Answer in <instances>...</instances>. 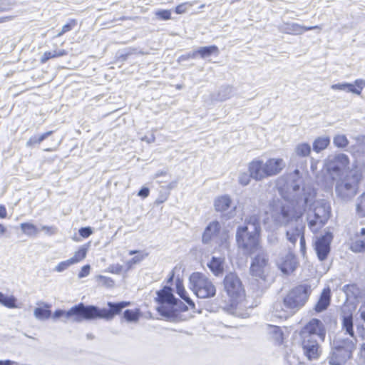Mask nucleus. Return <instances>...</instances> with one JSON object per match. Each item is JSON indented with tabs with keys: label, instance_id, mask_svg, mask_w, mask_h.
<instances>
[{
	"label": "nucleus",
	"instance_id": "obj_15",
	"mask_svg": "<svg viewBox=\"0 0 365 365\" xmlns=\"http://www.w3.org/2000/svg\"><path fill=\"white\" fill-rule=\"evenodd\" d=\"M268 264V258L267 255L264 252H259L257 257L254 259L251 267L250 272L252 277H256V280L258 279L262 281L265 279V268Z\"/></svg>",
	"mask_w": 365,
	"mask_h": 365
},
{
	"label": "nucleus",
	"instance_id": "obj_64",
	"mask_svg": "<svg viewBox=\"0 0 365 365\" xmlns=\"http://www.w3.org/2000/svg\"><path fill=\"white\" fill-rule=\"evenodd\" d=\"M65 34V32H63V30L61 29L58 33V34L56 35V37H60L62 35H63Z\"/></svg>",
	"mask_w": 365,
	"mask_h": 365
},
{
	"label": "nucleus",
	"instance_id": "obj_40",
	"mask_svg": "<svg viewBox=\"0 0 365 365\" xmlns=\"http://www.w3.org/2000/svg\"><path fill=\"white\" fill-rule=\"evenodd\" d=\"M140 313L139 309H127L124 312V318L129 322H135L139 319Z\"/></svg>",
	"mask_w": 365,
	"mask_h": 365
},
{
	"label": "nucleus",
	"instance_id": "obj_9",
	"mask_svg": "<svg viewBox=\"0 0 365 365\" xmlns=\"http://www.w3.org/2000/svg\"><path fill=\"white\" fill-rule=\"evenodd\" d=\"M349 157L344 153L329 155L324 162L325 168L333 180L340 178L349 168Z\"/></svg>",
	"mask_w": 365,
	"mask_h": 365
},
{
	"label": "nucleus",
	"instance_id": "obj_33",
	"mask_svg": "<svg viewBox=\"0 0 365 365\" xmlns=\"http://www.w3.org/2000/svg\"><path fill=\"white\" fill-rule=\"evenodd\" d=\"M22 232L28 236H36L39 230L32 223L24 222L20 225Z\"/></svg>",
	"mask_w": 365,
	"mask_h": 365
},
{
	"label": "nucleus",
	"instance_id": "obj_45",
	"mask_svg": "<svg viewBox=\"0 0 365 365\" xmlns=\"http://www.w3.org/2000/svg\"><path fill=\"white\" fill-rule=\"evenodd\" d=\"M232 95V90L230 88H224L220 90L218 94V100L223 101L229 98Z\"/></svg>",
	"mask_w": 365,
	"mask_h": 365
},
{
	"label": "nucleus",
	"instance_id": "obj_57",
	"mask_svg": "<svg viewBox=\"0 0 365 365\" xmlns=\"http://www.w3.org/2000/svg\"><path fill=\"white\" fill-rule=\"evenodd\" d=\"M365 237V228H361L360 231L356 234V238Z\"/></svg>",
	"mask_w": 365,
	"mask_h": 365
},
{
	"label": "nucleus",
	"instance_id": "obj_31",
	"mask_svg": "<svg viewBox=\"0 0 365 365\" xmlns=\"http://www.w3.org/2000/svg\"><path fill=\"white\" fill-rule=\"evenodd\" d=\"M16 299L13 295H6L0 292V304L7 308L14 309L16 308Z\"/></svg>",
	"mask_w": 365,
	"mask_h": 365
},
{
	"label": "nucleus",
	"instance_id": "obj_13",
	"mask_svg": "<svg viewBox=\"0 0 365 365\" xmlns=\"http://www.w3.org/2000/svg\"><path fill=\"white\" fill-rule=\"evenodd\" d=\"M301 346L304 355L308 360H317L322 354V348L317 339L301 338Z\"/></svg>",
	"mask_w": 365,
	"mask_h": 365
},
{
	"label": "nucleus",
	"instance_id": "obj_8",
	"mask_svg": "<svg viewBox=\"0 0 365 365\" xmlns=\"http://www.w3.org/2000/svg\"><path fill=\"white\" fill-rule=\"evenodd\" d=\"M224 287L230 298L231 306L237 307L245 298V290L240 278L232 272L227 274L224 279Z\"/></svg>",
	"mask_w": 365,
	"mask_h": 365
},
{
	"label": "nucleus",
	"instance_id": "obj_52",
	"mask_svg": "<svg viewBox=\"0 0 365 365\" xmlns=\"http://www.w3.org/2000/svg\"><path fill=\"white\" fill-rule=\"evenodd\" d=\"M90 265H84L82 268L80 272L78 273V277L79 278H83L85 277H87L90 273Z\"/></svg>",
	"mask_w": 365,
	"mask_h": 365
},
{
	"label": "nucleus",
	"instance_id": "obj_29",
	"mask_svg": "<svg viewBox=\"0 0 365 365\" xmlns=\"http://www.w3.org/2000/svg\"><path fill=\"white\" fill-rule=\"evenodd\" d=\"M67 53L68 52L64 49H61L58 51L55 50L53 51H46L41 56L40 62L41 63H45L47 61H48L51 58L63 56L67 55Z\"/></svg>",
	"mask_w": 365,
	"mask_h": 365
},
{
	"label": "nucleus",
	"instance_id": "obj_32",
	"mask_svg": "<svg viewBox=\"0 0 365 365\" xmlns=\"http://www.w3.org/2000/svg\"><path fill=\"white\" fill-rule=\"evenodd\" d=\"M176 290L178 294L192 308L195 307V304L192 300L187 296V292L180 281H178L176 283Z\"/></svg>",
	"mask_w": 365,
	"mask_h": 365
},
{
	"label": "nucleus",
	"instance_id": "obj_58",
	"mask_svg": "<svg viewBox=\"0 0 365 365\" xmlns=\"http://www.w3.org/2000/svg\"><path fill=\"white\" fill-rule=\"evenodd\" d=\"M155 136L152 135L150 138H148L147 137H144L142 138V140H145L148 143H153L155 141Z\"/></svg>",
	"mask_w": 365,
	"mask_h": 365
},
{
	"label": "nucleus",
	"instance_id": "obj_56",
	"mask_svg": "<svg viewBox=\"0 0 365 365\" xmlns=\"http://www.w3.org/2000/svg\"><path fill=\"white\" fill-rule=\"evenodd\" d=\"M7 215L6 209L4 205H0V218H6Z\"/></svg>",
	"mask_w": 365,
	"mask_h": 365
},
{
	"label": "nucleus",
	"instance_id": "obj_18",
	"mask_svg": "<svg viewBox=\"0 0 365 365\" xmlns=\"http://www.w3.org/2000/svg\"><path fill=\"white\" fill-rule=\"evenodd\" d=\"M332 240V235L326 233L318 238L315 242V250L319 260H324L330 252V243Z\"/></svg>",
	"mask_w": 365,
	"mask_h": 365
},
{
	"label": "nucleus",
	"instance_id": "obj_6",
	"mask_svg": "<svg viewBox=\"0 0 365 365\" xmlns=\"http://www.w3.org/2000/svg\"><path fill=\"white\" fill-rule=\"evenodd\" d=\"M190 288L199 298L212 297L216 294V287L202 273L193 272L189 278Z\"/></svg>",
	"mask_w": 365,
	"mask_h": 365
},
{
	"label": "nucleus",
	"instance_id": "obj_54",
	"mask_svg": "<svg viewBox=\"0 0 365 365\" xmlns=\"http://www.w3.org/2000/svg\"><path fill=\"white\" fill-rule=\"evenodd\" d=\"M358 314H359L360 319L365 322V301L362 304V305L360 307Z\"/></svg>",
	"mask_w": 365,
	"mask_h": 365
},
{
	"label": "nucleus",
	"instance_id": "obj_5",
	"mask_svg": "<svg viewBox=\"0 0 365 365\" xmlns=\"http://www.w3.org/2000/svg\"><path fill=\"white\" fill-rule=\"evenodd\" d=\"M362 179V173L357 169L351 170L345 178L336 185V192L344 200L354 197L359 189V185Z\"/></svg>",
	"mask_w": 365,
	"mask_h": 365
},
{
	"label": "nucleus",
	"instance_id": "obj_55",
	"mask_svg": "<svg viewBox=\"0 0 365 365\" xmlns=\"http://www.w3.org/2000/svg\"><path fill=\"white\" fill-rule=\"evenodd\" d=\"M149 189L148 187H144L140 189V190L138 192V195L145 198L149 195Z\"/></svg>",
	"mask_w": 365,
	"mask_h": 365
},
{
	"label": "nucleus",
	"instance_id": "obj_24",
	"mask_svg": "<svg viewBox=\"0 0 365 365\" xmlns=\"http://www.w3.org/2000/svg\"><path fill=\"white\" fill-rule=\"evenodd\" d=\"M344 334L354 335V325H353V316L350 312H346L344 309L341 316V330Z\"/></svg>",
	"mask_w": 365,
	"mask_h": 365
},
{
	"label": "nucleus",
	"instance_id": "obj_20",
	"mask_svg": "<svg viewBox=\"0 0 365 365\" xmlns=\"http://www.w3.org/2000/svg\"><path fill=\"white\" fill-rule=\"evenodd\" d=\"M304 225L297 224L296 226L290 227L286 232L287 240L292 244H295L298 238L300 239V246L302 252L305 249V240L304 236Z\"/></svg>",
	"mask_w": 365,
	"mask_h": 365
},
{
	"label": "nucleus",
	"instance_id": "obj_61",
	"mask_svg": "<svg viewBox=\"0 0 365 365\" xmlns=\"http://www.w3.org/2000/svg\"><path fill=\"white\" fill-rule=\"evenodd\" d=\"M6 231V228L0 223V235H4Z\"/></svg>",
	"mask_w": 365,
	"mask_h": 365
},
{
	"label": "nucleus",
	"instance_id": "obj_42",
	"mask_svg": "<svg viewBox=\"0 0 365 365\" xmlns=\"http://www.w3.org/2000/svg\"><path fill=\"white\" fill-rule=\"evenodd\" d=\"M251 178H252L250 172L249 174L246 172H241L238 176V182L242 186H246L250 184Z\"/></svg>",
	"mask_w": 365,
	"mask_h": 365
},
{
	"label": "nucleus",
	"instance_id": "obj_60",
	"mask_svg": "<svg viewBox=\"0 0 365 365\" xmlns=\"http://www.w3.org/2000/svg\"><path fill=\"white\" fill-rule=\"evenodd\" d=\"M361 356L364 358H365V343L361 345V349H360Z\"/></svg>",
	"mask_w": 365,
	"mask_h": 365
},
{
	"label": "nucleus",
	"instance_id": "obj_19",
	"mask_svg": "<svg viewBox=\"0 0 365 365\" xmlns=\"http://www.w3.org/2000/svg\"><path fill=\"white\" fill-rule=\"evenodd\" d=\"M297 259L291 252H287L277 260V265L284 274L292 272L297 267Z\"/></svg>",
	"mask_w": 365,
	"mask_h": 365
},
{
	"label": "nucleus",
	"instance_id": "obj_63",
	"mask_svg": "<svg viewBox=\"0 0 365 365\" xmlns=\"http://www.w3.org/2000/svg\"><path fill=\"white\" fill-rule=\"evenodd\" d=\"M121 269H122V267L120 266V265H118L116 267H115V270L113 271V272H115V273H118L119 274L121 271Z\"/></svg>",
	"mask_w": 365,
	"mask_h": 365
},
{
	"label": "nucleus",
	"instance_id": "obj_59",
	"mask_svg": "<svg viewBox=\"0 0 365 365\" xmlns=\"http://www.w3.org/2000/svg\"><path fill=\"white\" fill-rule=\"evenodd\" d=\"M197 55H199V54H198V52H197V50H196V51H194L193 52H192L191 53H189L187 55V58H195L197 56Z\"/></svg>",
	"mask_w": 365,
	"mask_h": 365
},
{
	"label": "nucleus",
	"instance_id": "obj_17",
	"mask_svg": "<svg viewBox=\"0 0 365 365\" xmlns=\"http://www.w3.org/2000/svg\"><path fill=\"white\" fill-rule=\"evenodd\" d=\"M313 29H321V27L319 26H305L294 22H283L279 26V30L281 32L290 35H300Z\"/></svg>",
	"mask_w": 365,
	"mask_h": 365
},
{
	"label": "nucleus",
	"instance_id": "obj_62",
	"mask_svg": "<svg viewBox=\"0 0 365 365\" xmlns=\"http://www.w3.org/2000/svg\"><path fill=\"white\" fill-rule=\"evenodd\" d=\"M11 364H12V361H11L9 360L0 361V365H11Z\"/></svg>",
	"mask_w": 365,
	"mask_h": 365
},
{
	"label": "nucleus",
	"instance_id": "obj_39",
	"mask_svg": "<svg viewBox=\"0 0 365 365\" xmlns=\"http://www.w3.org/2000/svg\"><path fill=\"white\" fill-rule=\"evenodd\" d=\"M334 145L339 148H346L349 144L346 136L344 134H337L333 138Z\"/></svg>",
	"mask_w": 365,
	"mask_h": 365
},
{
	"label": "nucleus",
	"instance_id": "obj_34",
	"mask_svg": "<svg viewBox=\"0 0 365 365\" xmlns=\"http://www.w3.org/2000/svg\"><path fill=\"white\" fill-rule=\"evenodd\" d=\"M350 248L354 252H365V237L356 238L351 242Z\"/></svg>",
	"mask_w": 365,
	"mask_h": 365
},
{
	"label": "nucleus",
	"instance_id": "obj_21",
	"mask_svg": "<svg viewBox=\"0 0 365 365\" xmlns=\"http://www.w3.org/2000/svg\"><path fill=\"white\" fill-rule=\"evenodd\" d=\"M364 87L365 80L364 79H356L354 83H341L331 86L332 90L344 91L356 95H360Z\"/></svg>",
	"mask_w": 365,
	"mask_h": 365
},
{
	"label": "nucleus",
	"instance_id": "obj_37",
	"mask_svg": "<svg viewBox=\"0 0 365 365\" xmlns=\"http://www.w3.org/2000/svg\"><path fill=\"white\" fill-rule=\"evenodd\" d=\"M52 133H53V131H48L46 133L41 134L39 136H36V135L32 136L26 142V146L31 147L36 143H38V144L41 143L43 140H44L46 138H48Z\"/></svg>",
	"mask_w": 365,
	"mask_h": 365
},
{
	"label": "nucleus",
	"instance_id": "obj_27",
	"mask_svg": "<svg viewBox=\"0 0 365 365\" xmlns=\"http://www.w3.org/2000/svg\"><path fill=\"white\" fill-rule=\"evenodd\" d=\"M51 305L43 304V307H36L34 310V315L38 320H46L51 317V311L50 310Z\"/></svg>",
	"mask_w": 365,
	"mask_h": 365
},
{
	"label": "nucleus",
	"instance_id": "obj_36",
	"mask_svg": "<svg viewBox=\"0 0 365 365\" xmlns=\"http://www.w3.org/2000/svg\"><path fill=\"white\" fill-rule=\"evenodd\" d=\"M269 334L270 337L276 342L280 343L282 341L283 334L279 327L269 326Z\"/></svg>",
	"mask_w": 365,
	"mask_h": 365
},
{
	"label": "nucleus",
	"instance_id": "obj_44",
	"mask_svg": "<svg viewBox=\"0 0 365 365\" xmlns=\"http://www.w3.org/2000/svg\"><path fill=\"white\" fill-rule=\"evenodd\" d=\"M73 265L71 261L68 259L58 263L54 268V271L57 272H62L67 269L70 266Z\"/></svg>",
	"mask_w": 365,
	"mask_h": 365
},
{
	"label": "nucleus",
	"instance_id": "obj_48",
	"mask_svg": "<svg viewBox=\"0 0 365 365\" xmlns=\"http://www.w3.org/2000/svg\"><path fill=\"white\" fill-rule=\"evenodd\" d=\"M41 230L43 231L47 235H53L57 233V228L54 226L43 225L41 227Z\"/></svg>",
	"mask_w": 365,
	"mask_h": 365
},
{
	"label": "nucleus",
	"instance_id": "obj_53",
	"mask_svg": "<svg viewBox=\"0 0 365 365\" xmlns=\"http://www.w3.org/2000/svg\"><path fill=\"white\" fill-rule=\"evenodd\" d=\"M98 278L101 279V282H103L107 286L111 287L113 285V281L109 277L101 275L98 277Z\"/></svg>",
	"mask_w": 365,
	"mask_h": 365
},
{
	"label": "nucleus",
	"instance_id": "obj_16",
	"mask_svg": "<svg viewBox=\"0 0 365 365\" xmlns=\"http://www.w3.org/2000/svg\"><path fill=\"white\" fill-rule=\"evenodd\" d=\"M266 163L259 159H255L248 164V171L251 173L252 179L260 181L269 177V173H266Z\"/></svg>",
	"mask_w": 365,
	"mask_h": 365
},
{
	"label": "nucleus",
	"instance_id": "obj_22",
	"mask_svg": "<svg viewBox=\"0 0 365 365\" xmlns=\"http://www.w3.org/2000/svg\"><path fill=\"white\" fill-rule=\"evenodd\" d=\"M214 206L217 212H225L230 208H232V210L228 213V217H232V213L236 209V205H232V201L231 197L227 195H222L217 197L215 200Z\"/></svg>",
	"mask_w": 365,
	"mask_h": 365
},
{
	"label": "nucleus",
	"instance_id": "obj_30",
	"mask_svg": "<svg viewBox=\"0 0 365 365\" xmlns=\"http://www.w3.org/2000/svg\"><path fill=\"white\" fill-rule=\"evenodd\" d=\"M311 153V147L309 143H302L297 145L294 148V153L297 156L304 158L309 156Z\"/></svg>",
	"mask_w": 365,
	"mask_h": 365
},
{
	"label": "nucleus",
	"instance_id": "obj_12",
	"mask_svg": "<svg viewBox=\"0 0 365 365\" xmlns=\"http://www.w3.org/2000/svg\"><path fill=\"white\" fill-rule=\"evenodd\" d=\"M326 335V329L324 324L317 319H311L301 330V338L316 339L318 337L324 341Z\"/></svg>",
	"mask_w": 365,
	"mask_h": 365
},
{
	"label": "nucleus",
	"instance_id": "obj_7",
	"mask_svg": "<svg viewBox=\"0 0 365 365\" xmlns=\"http://www.w3.org/2000/svg\"><path fill=\"white\" fill-rule=\"evenodd\" d=\"M130 302H120L118 303L108 302L109 309H100L93 305L86 306V320H93L96 319H103L106 320L112 319L115 315L120 313L122 309L128 306Z\"/></svg>",
	"mask_w": 365,
	"mask_h": 365
},
{
	"label": "nucleus",
	"instance_id": "obj_46",
	"mask_svg": "<svg viewBox=\"0 0 365 365\" xmlns=\"http://www.w3.org/2000/svg\"><path fill=\"white\" fill-rule=\"evenodd\" d=\"M155 16L160 20H169L171 18V11L170 10H158Z\"/></svg>",
	"mask_w": 365,
	"mask_h": 365
},
{
	"label": "nucleus",
	"instance_id": "obj_50",
	"mask_svg": "<svg viewBox=\"0 0 365 365\" xmlns=\"http://www.w3.org/2000/svg\"><path fill=\"white\" fill-rule=\"evenodd\" d=\"M93 233V230L90 227H82L79 230V234L83 238L88 237Z\"/></svg>",
	"mask_w": 365,
	"mask_h": 365
},
{
	"label": "nucleus",
	"instance_id": "obj_43",
	"mask_svg": "<svg viewBox=\"0 0 365 365\" xmlns=\"http://www.w3.org/2000/svg\"><path fill=\"white\" fill-rule=\"evenodd\" d=\"M146 256H147V254H140V255H138L135 256L134 257H133L130 260H128L126 262L127 270L131 269L133 264L139 263Z\"/></svg>",
	"mask_w": 365,
	"mask_h": 365
},
{
	"label": "nucleus",
	"instance_id": "obj_2",
	"mask_svg": "<svg viewBox=\"0 0 365 365\" xmlns=\"http://www.w3.org/2000/svg\"><path fill=\"white\" fill-rule=\"evenodd\" d=\"M246 225L240 227L236 233V240L238 247L246 255L263 252L259 242L261 230L259 220L257 216H251L246 221Z\"/></svg>",
	"mask_w": 365,
	"mask_h": 365
},
{
	"label": "nucleus",
	"instance_id": "obj_23",
	"mask_svg": "<svg viewBox=\"0 0 365 365\" xmlns=\"http://www.w3.org/2000/svg\"><path fill=\"white\" fill-rule=\"evenodd\" d=\"M266 173H269V177L279 174L285 167L286 163L282 158H269L266 162Z\"/></svg>",
	"mask_w": 365,
	"mask_h": 365
},
{
	"label": "nucleus",
	"instance_id": "obj_35",
	"mask_svg": "<svg viewBox=\"0 0 365 365\" xmlns=\"http://www.w3.org/2000/svg\"><path fill=\"white\" fill-rule=\"evenodd\" d=\"M87 248L81 247L69 259L73 264H76L86 258L87 254Z\"/></svg>",
	"mask_w": 365,
	"mask_h": 365
},
{
	"label": "nucleus",
	"instance_id": "obj_47",
	"mask_svg": "<svg viewBox=\"0 0 365 365\" xmlns=\"http://www.w3.org/2000/svg\"><path fill=\"white\" fill-rule=\"evenodd\" d=\"M192 6V3H190V2H185V3H182L178 6H176L175 8V12L178 14H184L185 13L187 9L191 7Z\"/></svg>",
	"mask_w": 365,
	"mask_h": 365
},
{
	"label": "nucleus",
	"instance_id": "obj_10",
	"mask_svg": "<svg viewBox=\"0 0 365 365\" xmlns=\"http://www.w3.org/2000/svg\"><path fill=\"white\" fill-rule=\"evenodd\" d=\"M229 239V233L225 230H221L220 225L217 221L210 222L205 228L202 235V242L204 243H208L212 240L225 249L228 248Z\"/></svg>",
	"mask_w": 365,
	"mask_h": 365
},
{
	"label": "nucleus",
	"instance_id": "obj_25",
	"mask_svg": "<svg viewBox=\"0 0 365 365\" xmlns=\"http://www.w3.org/2000/svg\"><path fill=\"white\" fill-rule=\"evenodd\" d=\"M331 301V291L330 289L325 288L321 293L320 297L315 305L314 309L317 312H322L330 304Z\"/></svg>",
	"mask_w": 365,
	"mask_h": 365
},
{
	"label": "nucleus",
	"instance_id": "obj_41",
	"mask_svg": "<svg viewBox=\"0 0 365 365\" xmlns=\"http://www.w3.org/2000/svg\"><path fill=\"white\" fill-rule=\"evenodd\" d=\"M356 212L360 217H365V193L357 199Z\"/></svg>",
	"mask_w": 365,
	"mask_h": 365
},
{
	"label": "nucleus",
	"instance_id": "obj_26",
	"mask_svg": "<svg viewBox=\"0 0 365 365\" xmlns=\"http://www.w3.org/2000/svg\"><path fill=\"white\" fill-rule=\"evenodd\" d=\"M223 264L224 258L212 257L211 261L207 264V266L215 275L219 276L223 273Z\"/></svg>",
	"mask_w": 365,
	"mask_h": 365
},
{
	"label": "nucleus",
	"instance_id": "obj_3",
	"mask_svg": "<svg viewBox=\"0 0 365 365\" xmlns=\"http://www.w3.org/2000/svg\"><path fill=\"white\" fill-rule=\"evenodd\" d=\"M311 287L307 284L299 285L290 291L283 300V304H274L275 315L278 317H287L292 314L304 305L311 294Z\"/></svg>",
	"mask_w": 365,
	"mask_h": 365
},
{
	"label": "nucleus",
	"instance_id": "obj_1",
	"mask_svg": "<svg viewBox=\"0 0 365 365\" xmlns=\"http://www.w3.org/2000/svg\"><path fill=\"white\" fill-rule=\"evenodd\" d=\"M287 190L288 195H282V200H273L270 203V229L280 227H294L302 224L300 219L305 207L312 206L307 213L309 228L313 232H318L329 218L330 207L324 201L312 203L315 197L314 189L303 184L299 176V171L295 170L289 177Z\"/></svg>",
	"mask_w": 365,
	"mask_h": 365
},
{
	"label": "nucleus",
	"instance_id": "obj_28",
	"mask_svg": "<svg viewBox=\"0 0 365 365\" xmlns=\"http://www.w3.org/2000/svg\"><path fill=\"white\" fill-rule=\"evenodd\" d=\"M330 143V138L328 136L319 137L313 143V150L316 153H319L326 149Z\"/></svg>",
	"mask_w": 365,
	"mask_h": 365
},
{
	"label": "nucleus",
	"instance_id": "obj_14",
	"mask_svg": "<svg viewBox=\"0 0 365 365\" xmlns=\"http://www.w3.org/2000/svg\"><path fill=\"white\" fill-rule=\"evenodd\" d=\"M158 300L161 304L157 309L162 315L168 317L170 311H165V304L173 307L177 304V299L175 298L172 293L171 288L165 287L163 289L157 292Z\"/></svg>",
	"mask_w": 365,
	"mask_h": 365
},
{
	"label": "nucleus",
	"instance_id": "obj_4",
	"mask_svg": "<svg viewBox=\"0 0 365 365\" xmlns=\"http://www.w3.org/2000/svg\"><path fill=\"white\" fill-rule=\"evenodd\" d=\"M357 343L355 335L344 334L339 331L331 342V351L329 357L331 365H344L352 356Z\"/></svg>",
	"mask_w": 365,
	"mask_h": 365
},
{
	"label": "nucleus",
	"instance_id": "obj_11",
	"mask_svg": "<svg viewBox=\"0 0 365 365\" xmlns=\"http://www.w3.org/2000/svg\"><path fill=\"white\" fill-rule=\"evenodd\" d=\"M86 306L83 303H79L77 305L72 307L69 310L64 311L62 309L56 310L53 314L54 319L60 317H63V320L64 322L71 321L73 322H81L83 320H86Z\"/></svg>",
	"mask_w": 365,
	"mask_h": 365
},
{
	"label": "nucleus",
	"instance_id": "obj_51",
	"mask_svg": "<svg viewBox=\"0 0 365 365\" xmlns=\"http://www.w3.org/2000/svg\"><path fill=\"white\" fill-rule=\"evenodd\" d=\"M76 26V21L75 20H70L66 24L63 26V32H68L72 30Z\"/></svg>",
	"mask_w": 365,
	"mask_h": 365
},
{
	"label": "nucleus",
	"instance_id": "obj_49",
	"mask_svg": "<svg viewBox=\"0 0 365 365\" xmlns=\"http://www.w3.org/2000/svg\"><path fill=\"white\" fill-rule=\"evenodd\" d=\"M287 365H304L294 355H289L287 358Z\"/></svg>",
	"mask_w": 365,
	"mask_h": 365
},
{
	"label": "nucleus",
	"instance_id": "obj_38",
	"mask_svg": "<svg viewBox=\"0 0 365 365\" xmlns=\"http://www.w3.org/2000/svg\"><path fill=\"white\" fill-rule=\"evenodd\" d=\"M197 52L202 58H206L213 53H218V48L216 46L200 47L197 50Z\"/></svg>",
	"mask_w": 365,
	"mask_h": 365
}]
</instances>
